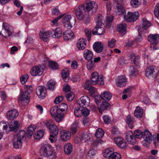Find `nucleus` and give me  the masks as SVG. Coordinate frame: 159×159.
<instances>
[{"label":"nucleus","mask_w":159,"mask_h":159,"mask_svg":"<svg viewBox=\"0 0 159 159\" xmlns=\"http://www.w3.org/2000/svg\"><path fill=\"white\" fill-rule=\"evenodd\" d=\"M82 5L84 8V11L88 12L92 10V13H95L98 8V4L96 2L89 0H86Z\"/></svg>","instance_id":"1"},{"label":"nucleus","mask_w":159,"mask_h":159,"mask_svg":"<svg viewBox=\"0 0 159 159\" xmlns=\"http://www.w3.org/2000/svg\"><path fill=\"white\" fill-rule=\"evenodd\" d=\"M30 96L29 93L27 91H21L18 101L20 103L26 106L29 103Z\"/></svg>","instance_id":"2"},{"label":"nucleus","mask_w":159,"mask_h":159,"mask_svg":"<svg viewBox=\"0 0 159 159\" xmlns=\"http://www.w3.org/2000/svg\"><path fill=\"white\" fill-rule=\"evenodd\" d=\"M41 154L45 157L51 156L53 153L52 147L49 144H45L43 145L40 149Z\"/></svg>","instance_id":"3"},{"label":"nucleus","mask_w":159,"mask_h":159,"mask_svg":"<svg viewBox=\"0 0 159 159\" xmlns=\"http://www.w3.org/2000/svg\"><path fill=\"white\" fill-rule=\"evenodd\" d=\"M91 81L93 84H98L99 85H103L104 81L103 76L101 75H98V73L95 71L92 73L91 75Z\"/></svg>","instance_id":"4"},{"label":"nucleus","mask_w":159,"mask_h":159,"mask_svg":"<svg viewBox=\"0 0 159 159\" xmlns=\"http://www.w3.org/2000/svg\"><path fill=\"white\" fill-rule=\"evenodd\" d=\"M64 15L63 17V18L62 20V22L64 24V26L66 27H71L73 25H75V18L74 17L72 18L70 15Z\"/></svg>","instance_id":"5"},{"label":"nucleus","mask_w":159,"mask_h":159,"mask_svg":"<svg viewBox=\"0 0 159 159\" xmlns=\"http://www.w3.org/2000/svg\"><path fill=\"white\" fill-rule=\"evenodd\" d=\"M139 17V13L138 12H128L124 15V19L129 22L135 21Z\"/></svg>","instance_id":"6"},{"label":"nucleus","mask_w":159,"mask_h":159,"mask_svg":"<svg viewBox=\"0 0 159 159\" xmlns=\"http://www.w3.org/2000/svg\"><path fill=\"white\" fill-rule=\"evenodd\" d=\"M44 69L43 66H34L31 69L30 73L33 76H40L43 74Z\"/></svg>","instance_id":"7"},{"label":"nucleus","mask_w":159,"mask_h":159,"mask_svg":"<svg viewBox=\"0 0 159 159\" xmlns=\"http://www.w3.org/2000/svg\"><path fill=\"white\" fill-rule=\"evenodd\" d=\"M158 75V71L153 66H149L147 68L145 71V75L148 78L154 79Z\"/></svg>","instance_id":"8"},{"label":"nucleus","mask_w":159,"mask_h":159,"mask_svg":"<svg viewBox=\"0 0 159 159\" xmlns=\"http://www.w3.org/2000/svg\"><path fill=\"white\" fill-rule=\"evenodd\" d=\"M84 8L82 4L79 5L75 8V14L76 17L79 20H82L85 17V16L84 12Z\"/></svg>","instance_id":"9"},{"label":"nucleus","mask_w":159,"mask_h":159,"mask_svg":"<svg viewBox=\"0 0 159 159\" xmlns=\"http://www.w3.org/2000/svg\"><path fill=\"white\" fill-rule=\"evenodd\" d=\"M65 108V109H63L62 108H58L57 114L55 118L56 121L59 123L64 118V115L66 114L67 107L66 105H64Z\"/></svg>","instance_id":"10"},{"label":"nucleus","mask_w":159,"mask_h":159,"mask_svg":"<svg viewBox=\"0 0 159 159\" xmlns=\"http://www.w3.org/2000/svg\"><path fill=\"white\" fill-rule=\"evenodd\" d=\"M90 139L88 134L84 133L77 135L75 138L74 141L76 143H79L80 142H84Z\"/></svg>","instance_id":"11"},{"label":"nucleus","mask_w":159,"mask_h":159,"mask_svg":"<svg viewBox=\"0 0 159 159\" xmlns=\"http://www.w3.org/2000/svg\"><path fill=\"white\" fill-rule=\"evenodd\" d=\"M90 99L87 96H84L81 97L78 100V103L80 106L87 107L89 105Z\"/></svg>","instance_id":"12"},{"label":"nucleus","mask_w":159,"mask_h":159,"mask_svg":"<svg viewBox=\"0 0 159 159\" xmlns=\"http://www.w3.org/2000/svg\"><path fill=\"white\" fill-rule=\"evenodd\" d=\"M36 90V94L40 98L43 99L46 97L47 91L44 87L41 86H39Z\"/></svg>","instance_id":"13"},{"label":"nucleus","mask_w":159,"mask_h":159,"mask_svg":"<svg viewBox=\"0 0 159 159\" xmlns=\"http://www.w3.org/2000/svg\"><path fill=\"white\" fill-rule=\"evenodd\" d=\"M61 139L63 141L69 140L71 136V132L67 130H62L60 133Z\"/></svg>","instance_id":"14"},{"label":"nucleus","mask_w":159,"mask_h":159,"mask_svg":"<svg viewBox=\"0 0 159 159\" xmlns=\"http://www.w3.org/2000/svg\"><path fill=\"white\" fill-rule=\"evenodd\" d=\"M11 26L8 24L3 22L2 24V28L4 29L5 32L3 36L7 38L11 36L12 31L11 30Z\"/></svg>","instance_id":"15"},{"label":"nucleus","mask_w":159,"mask_h":159,"mask_svg":"<svg viewBox=\"0 0 159 159\" xmlns=\"http://www.w3.org/2000/svg\"><path fill=\"white\" fill-rule=\"evenodd\" d=\"M127 80L125 76L123 75L118 77L116 81V84L117 87H123L126 84Z\"/></svg>","instance_id":"16"},{"label":"nucleus","mask_w":159,"mask_h":159,"mask_svg":"<svg viewBox=\"0 0 159 159\" xmlns=\"http://www.w3.org/2000/svg\"><path fill=\"white\" fill-rule=\"evenodd\" d=\"M114 141L116 145L121 148H125L126 143L125 140L121 137H117L114 139Z\"/></svg>","instance_id":"17"},{"label":"nucleus","mask_w":159,"mask_h":159,"mask_svg":"<svg viewBox=\"0 0 159 159\" xmlns=\"http://www.w3.org/2000/svg\"><path fill=\"white\" fill-rule=\"evenodd\" d=\"M19 115V113L16 109H11L7 113V117L8 119L12 120L16 119Z\"/></svg>","instance_id":"18"},{"label":"nucleus","mask_w":159,"mask_h":159,"mask_svg":"<svg viewBox=\"0 0 159 159\" xmlns=\"http://www.w3.org/2000/svg\"><path fill=\"white\" fill-rule=\"evenodd\" d=\"M26 133L24 131H20L17 134V136L14 137L13 143H22V141L23 138L25 136Z\"/></svg>","instance_id":"19"},{"label":"nucleus","mask_w":159,"mask_h":159,"mask_svg":"<svg viewBox=\"0 0 159 159\" xmlns=\"http://www.w3.org/2000/svg\"><path fill=\"white\" fill-rule=\"evenodd\" d=\"M86 40L84 38L80 39L76 43L77 48L79 50H83L86 45Z\"/></svg>","instance_id":"20"},{"label":"nucleus","mask_w":159,"mask_h":159,"mask_svg":"<svg viewBox=\"0 0 159 159\" xmlns=\"http://www.w3.org/2000/svg\"><path fill=\"white\" fill-rule=\"evenodd\" d=\"M126 139L127 142L130 144H134L136 142V140L132 132H129L127 133Z\"/></svg>","instance_id":"21"},{"label":"nucleus","mask_w":159,"mask_h":159,"mask_svg":"<svg viewBox=\"0 0 159 159\" xmlns=\"http://www.w3.org/2000/svg\"><path fill=\"white\" fill-rule=\"evenodd\" d=\"M100 96L102 99L106 101H109L112 97L111 93L107 91H104L101 93Z\"/></svg>","instance_id":"22"},{"label":"nucleus","mask_w":159,"mask_h":159,"mask_svg":"<svg viewBox=\"0 0 159 159\" xmlns=\"http://www.w3.org/2000/svg\"><path fill=\"white\" fill-rule=\"evenodd\" d=\"M126 27L127 25L125 23H122L117 25V29L120 34L124 35L126 33Z\"/></svg>","instance_id":"23"},{"label":"nucleus","mask_w":159,"mask_h":159,"mask_svg":"<svg viewBox=\"0 0 159 159\" xmlns=\"http://www.w3.org/2000/svg\"><path fill=\"white\" fill-rule=\"evenodd\" d=\"M20 124L18 121H12L9 125L10 130L11 131L16 132L18 129Z\"/></svg>","instance_id":"24"},{"label":"nucleus","mask_w":159,"mask_h":159,"mask_svg":"<svg viewBox=\"0 0 159 159\" xmlns=\"http://www.w3.org/2000/svg\"><path fill=\"white\" fill-rule=\"evenodd\" d=\"M148 40L152 44L159 42V34H150L148 37Z\"/></svg>","instance_id":"25"},{"label":"nucleus","mask_w":159,"mask_h":159,"mask_svg":"<svg viewBox=\"0 0 159 159\" xmlns=\"http://www.w3.org/2000/svg\"><path fill=\"white\" fill-rule=\"evenodd\" d=\"M62 34L61 29L60 28H57L54 29L52 31V37L55 38H59L61 36Z\"/></svg>","instance_id":"26"},{"label":"nucleus","mask_w":159,"mask_h":159,"mask_svg":"<svg viewBox=\"0 0 159 159\" xmlns=\"http://www.w3.org/2000/svg\"><path fill=\"white\" fill-rule=\"evenodd\" d=\"M93 48L94 50L97 52H101L103 49V45L101 42H95L93 45Z\"/></svg>","instance_id":"27"},{"label":"nucleus","mask_w":159,"mask_h":159,"mask_svg":"<svg viewBox=\"0 0 159 159\" xmlns=\"http://www.w3.org/2000/svg\"><path fill=\"white\" fill-rule=\"evenodd\" d=\"M100 26L96 25L95 28L93 30V34L94 35H101L103 34L104 32L103 28L101 27Z\"/></svg>","instance_id":"28"},{"label":"nucleus","mask_w":159,"mask_h":159,"mask_svg":"<svg viewBox=\"0 0 159 159\" xmlns=\"http://www.w3.org/2000/svg\"><path fill=\"white\" fill-rule=\"evenodd\" d=\"M114 149L112 148H108L106 149L103 152V156L106 158H108V159L113 153Z\"/></svg>","instance_id":"29"},{"label":"nucleus","mask_w":159,"mask_h":159,"mask_svg":"<svg viewBox=\"0 0 159 159\" xmlns=\"http://www.w3.org/2000/svg\"><path fill=\"white\" fill-rule=\"evenodd\" d=\"M109 105L108 102L104 101L102 102L100 105L98 107V110L101 114H102V112L105 110H106Z\"/></svg>","instance_id":"30"},{"label":"nucleus","mask_w":159,"mask_h":159,"mask_svg":"<svg viewBox=\"0 0 159 159\" xmlns=\"http://www.w3.org/2000/svg\"><path fill=\"white\" fill-rule=\"evenodd\" d=\"M80 128L79 123L76 121L74 122L71 125L70 128L71 132L72 134L76 133Z\"/></svg>","instance_id":"31"},{"label":"nucleus","mask_w":159,"mask_h":159,"mask_svg":"<svg viewBox=\"0 0 159 159\" xmlns=\"http://www.w3.org/2000/svg\"><path fill=\"white\" fill-rule=\"evenodd\" d=\"M51 33L49 31H41L39 34L40 38L44 41H46L50 37Z\"/></svg>","instance_id":"32"},{"label":"nucleus","mask_w":159,"mask_h":159,"mask_svg":"<svg viewBox=\"0 0 159 159\" xmlns=\"http://www.w3.org/2000/svg\"><path fill=\"white\" fill-rule=\"evenodd\" d=\"M84 56L85 59L89 61L93 58V54L91 51L86 49L84 52Z\"/></svg>","instance_id":"33"},{"label":"nucleus","mask_w":159,"mask_h":159,"mask_svg":"<svg viewBox=\"0 0 159 159\" xmlns=\"http://www.w3.org/2000/svg\"><path fill=\"white\" fill-rule=\"evenodd\" d=\"M36 128V126L34 125H30L28 127L27 137L28 138L31 137Z\"/></svg>","instance_id":"34"},{"label":"nucleus","mask_w":159,"mask_h":159,"mask_svg":"<svg viewBox=\"0 0 159 159\" xmlns=\"http://www.w3.org/2000/svg\"><path fill=\"white\" fill-rule=\"evenodd\" d=\"M64 39L66 40H68L72 38L74 34L72 31L70 30H66L63 33Z\"/></svg>","instance_id":"35"},{"label":"nucleus","mask_w":159,"mask_h":159,"mask_svg":"<svg viewBox=\"0 0 159 159\" xmlns=\"http://www.w3.org/2000/svg\"><path fill=\"white\" fill-rule=\"evenodd\" d=\"M143 115V110L139 107H137L134 112V116L138 118L142 117Z\"/></svg>","instance_id":"36"},{"label":"nucleus","mask_w":159,"mask_h":159,"mask_svg":"<svg viewBox=\"0 0 159 159\" xmlns=\"http://www.w3.org/2000/svg\"><path fill=\"white\" fill-rule=\"evenodd\" d=\"M125 121L126 124L128 125L129 128L132 129L133 127V124L134 121L133 118L131 117L130 115H129L127 116L126 118Z\"/></svg>","instance_id":"37"},{"label":"nucleus","mask_w":159,"mask_h":159,"mask_svg":"<svg viewBox=\"0 0 159 159\" xmlns=\"http://www.w3.org/2000/svg\"><path fill=\"white\" fill-rule=\"evenodd\" d=\"M129 73L130 76L135 77L138 75V71L136 67L131 66L129 68Z\"/></svg>","instance_id":"38"},{"label":"nucleus","mask_w":159,"mask_h":159,"mask_svg":"<svg viewBox=\"0 0 159 159\" xmlns=\"http://www.w3.org/2000/svg\"><path fill=\"white\" fill-rule=\"evenodd\" d=\"M69 71L68 68H66L63 70L62 77L64 81L67 82L69 79Z\"/></svg>","instance_id":"39"},{"label":"nucleus","mask_w":159,"mask_h":159,"mask_svg":"<svg viewBox=\"0 0 159 159\" xmlns=\"http://www.w3.org/2000/svg\"><path fill=\"white\" fill-rule=\"evenodd\" d=\"M72 150V146L70 143L66 144L64 146V151L65 154H69L71 153Z\"/></svg>","instance_id":"40"},{"label":"nucleus","mask_w":159,"mask_h":159,"mask_svg":"<svg viewBox=\"0 0 159 159\" xmlns=\"http://www.w3.org/2000/svg\"><path fill=\"white\" fill-rule=\"evenodd\" d=\"M49 130L50 133L55 135H57L58 134V128L57 126L55 125L50 127Z\"/></svg>","instance_id":"41"},{"label":"nucleus","mask_w":159,"mask_h":159,"mask_svg":"<svg viewBox=\"0 0 159 159\" xmlns=\"http://www.w3.org/2000/svg\"><path fill=\"white\" fill-rule=\"evenodd\" d=\"M58 108L54 106L51 107L50 110V114L52 117L54 118L55 120L57 114Z\"/></svg>","instance_id":"42"},{"label":"nucleus","mask_w":159,"mask_h":159,"mask_svg":"<svg viewBox=\"0 0 159 159\" xmlns=\"http://www.w3.org/2000/svg\"><path fill=\"white\" fill-rule=\"evenodd\" d=\"M130 58L133 60L134 63L136 66L139 65V56H135L134 54L132 53L130 55Z\"/></svg>","instance_id":"43"},{"label":"nucleus","mask_w":159,"mask_h":159,"mask_svg":"<svg viewBox=\"0 0 159 159\" xmlns=\"http://www.w3.org/2000/svg\"><path fill=\"white\" fill-rule=\"evenodd\" d=\"M116 8L115 10L116 14L119 15H120L124 13L125 9L123 5L116 6Z\"/></svg>","instance_id":"44"},{"label":"nucleus","mask_w":159,"mask_h":159,"mask_svg":"<svg viewBox=\"0 0 159 159\" xmlns=\"http://www.w3.org/2000/svg\"><path fill=\"white\" fill-rule=\"evenodd\" d=\"M104 134V132L102 129L98 128L96 131L95 135L97 138H101L103 137Z\"/></svg>","instance_id":"45"},{"label":"nucleus","mask_w":159,"mask_h":159,"mask_svg":"<svg viewBox=\"0 0 159 159\" xmlns=\"http://www.w3.org/2000/svg\"><path fill=\"white\" fill-rule=\"evenodd\" d=\"M43 134L44 133L43 131H39L35 133L34 135V137L35 139L39 140L43 137Z\"/></svg>","instance_id":"46"},{"label":"nucleus","mask_w":159,"mask_h":159,"mask_svg":"<svg viewBox=\"0 0 159 159\" xmlns=\"http://www.w3.org/2000/svg\"><path fill=\"white\" fill-rule=\"evenodd\" d=\"M103 19V17L102 15H98L96 18V25L97 26H101L103 25V23L102 22Z\"/></svg>","instance_id":"47"},{"label":"nucleus","mask_w":159,"mask_h":159,"mask_svg":"<svg viewBox=\"0 0 159 159\" xmlns=\"http://www.w3.org/2000/svg\"><path fill=\"white\" fill-rule=\"evenodd\" d=\"M55 84V82L54 81L52 80H49L47 84L48 89L51 91L53 90Z\"/></svg>","instance_id":"48"},{"label":"nucleus","mask_w":159,"mask_h":159,"mask_svg":"<svg viewBox=\"0 0 159 159\" xmlns=\"http://www.w3.org/2000/svg\"><path fill=\"white\" fill-rule=\"evenodd\" d=\"M151 25V23L149 21L147 20L146 18H143V27L145 29H146Z\"/></svg>","instance_id":"49"},{"label":"nucleus","mask_w":159,"mask_h":159,"mask_svg":"<svg viewBox=\"0 0 159 159\" xmlns=\"http://www.w3.org/2000/svg\"><path fill=\"white\" fill-rule=\"evenodd\" d=\"M121 155L119 153L114 152L109 159H121Z\"/></svg>","instance_id":"50"},{"label":"nucleus","mask_w":159,"mask_h":159,"mask_svg":"<svg viewBox=\"0 0 159 159\" xmlns=\"http://www.w3.org/2000/svg\"><path fill=\"white\" fill-rule=\"evenodd\" d=\"M141 1V0H131L130 3L133 7H137L140 5Z\"/></svg>","instance_id":"51"},{"label":"nucleus","mask_w":159,"mask_h":159,"mask_svg":"<svg viewBox=\"0 0 159 159\" xmlns=\"http://www.w3.org/2000/svg\"><path fill=\"white\" fill-rule=\"evenodd\" d=\"M74 113L76 116H81L82 115V109L78 107L75 108L74 110Z\"/></svg>","instance_id":"52"},{"label":"nucleus","mask_w":159,"mask_h":159,"mask_svg":"<svg viewBox=\"0 0 159 159\" xmlns=\"http://www.w3.org/2000/svg\"><path fill=\"white\" fill-rule=\"evenodd\" d=\"M49 66L53 70H56L58 68L57 64L55 62L49 61Z\"/></svg>","instance_id":"53"},{"label":"nucleus","mask_w":159,"mask_h":159,"mask_svg":"<svg viewBox=\"0 0 159 159\" xmlns=\"http://www.w3.org/2000/svg\"><path fill=\"white\" fill-rule=\"evenodd\" d=\"M65 96L68 101H71L73 99L75 95L73 93L71 92L66 93L65 95Z\"/></svg>","instance_id":"54"},{"label":"nucleus","mask_w":159,"mask_h":159,"mask_svg":"<svg viewBox=\"0 0 159 159\" xmlns=\"http://www.w3.org/2000/svg\"><path fill=\"white\" fill-rule=\"evenodd\" d=\"M134 136L136 138L139 139L142 138L143 135V133L139 130H135L134 133Z\"/></svg>","instance_id":"55"},{"label":"nucleus","mask_w":159,"mask_h":159,"mask_svg":"<svg viewBox=\"0 0 159 159\" xmlns=\"http://www.w3.org/2000/svg\"><path fill=\"white\" fill-rule=\"evenodd\" d=\"M111 133L114 136H116L120 134V132L117 127L113 126L112 129Z\"/></svg>","instance_id":"56"},{"label":"nucleus","mask_w":159,"mask_h":159,"mask_svg":"<svg viewBox=\"0 0 159 159\" xmlns=\"http://www.w3.org/2000/svg\"><path fill=\"white\" fill-rule=\"evenodd\" d=\"M29 76L27 74H25L22 75L20 78L21 83L23 84H25L27 82V80L29 79Z\"/></svg>","instance_id":"57"},{"label":"nucleus","mask_w":159,"mask_h":159,"mask_svg":"<svg viewBox=\"0 0 159 159\" xmlns=\"http://www.w3.org/2000/svg\"><path fill=\"white\" fill-rule=\"evenodd\" d=\"M95 66L94 63L91 61H88L86 67L89 70L92 69Z\"/></svg>","instance_id":"58"},{"label":"nucleus","mask_w":159,"mask_h":159,"mask_svg":"<svg viewBox=\"0 0 159 159\" xmlns=\"http://www.w3.org/2000/svg\"><path fill=\"white\" fill-rule=\"evenodd\" d=\"M141 102L146 104H148L150 103V101L147 96L142 97L140 98Z\"/></svg>","instance_id":"59"},{"label":"nucleus","mask_w":159,"mask_h":159,"mask_svg":"<svg viewBox=\"0 0 159 159\" xmlns=\"http://www.w3.org/2000/svg\"><path fill=\"white\" fill-rule=\"evenodd\" d=\"M154 13L156 16L159 19V2L156 5Z\"/></svg>","instance_id":"60"},{"label":"nucleus","mask_w":159,"mask_h":159,"mask_svg":"<svg viewBox=\"0 0 159 159\" xmlns=\"http://www.w3.org/2000/svg\"><path fill=\"white\" fill-rule=\"evenodd\" d=\"M89 110L86 107L82 109V115L84 116H87L89 114Z\"/></svg>","instance_id":"61"},{"label":"nucleus","mask_w":159,"mask_h":159,"mask_svg":"<svg viewBox=\"0 0 159 159\" xmlns=\"http://www.w3.org/2000/svg\"><path fill=\"white\" fill-rule=\"evenodd\" d=\"M130 92V90L129 89H126L124 90L123 92V94L126 93V94H124L123 95L122 98L123 99L125 100L127 98V95L129 94Z\"/></svg>","instance_id":"62"},{"label":"nucleus","mask_w":159,"mask_h":159,"mask_svg":"<svg viewBox=\"0 0 159 159\" xmlns=\"http://www.w3.org/2000/svg\"><path fill=\"white\" fill-rule=\"evenodd\" d=\"M96 150L93 148L91 149L88 152V154L89 157H91L93 156H95L96 154Z\"/></svg>","instance_id":"63"},{"label":"nucleus","mask_w":159,"mask_h":159,"mask_svg":"<svg viewBox=\"0 0 159 159\" xmlns=\"http://www.w3.org/2000/svg\"><path fill=\"white\" fill-rule=\"evenodd\" d=\"M152 50H154L158 49L159 48V42L156 43H152L150 46Z\"/></svg>","instance_id":"64"}]
</instances>
